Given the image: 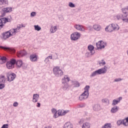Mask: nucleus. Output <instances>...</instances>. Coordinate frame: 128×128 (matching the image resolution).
Segmentation results:
<instances>
[{"instance_id":"a878e982","label":"nucleus","mask_w":128,"mask_h":128,"mask_svg":"<svg viewBox=\"0 0 128 128\" xmlns=\"http://www.w3.org/2000/svg\"><path fill=\"white\" fill-rule=\"evenodd\" d=\"M58 30V28H56V26H52L50 28V32L54 34V32H56Z\"/></svg>"},{"instance_id":"f8f14e48","label":"nucleus","mask_w":128,"mask_h":128,"mask_svg":"<svg viewBox=\"0 0 128 128\" xmlns=\"http://www.w3.org/2000/svg\"><path fill=\"white\" fill-rule=\"evenodd\" d=\"M74 28L77 30H80L82 32L83 30H84V26L80 24H75L74 26Z\"/></svg>"},{"instance_id":"b1692460","label":"nucleus","mask_w":128,"mask_h":128,"mask_svg":"<svg viewBox=\"0 0 128 128\" xmlns=\"http://www.w3.org/2000/svg\"><path fill=\"white\" fill-rule=\"evenodd\" d=\"M6 62V58L4 56L1 57L0 56V64H4Z\"/></svg>"},{"instance_id":"f3484780","label":"nucleus","mask_w":128,"mask_h":128,"mask_svg":"<svg viewBox=\"0 0 128 128\" xmlns=\"http://www.w3.org/2000/svg\"><path fill=\"white\" fill-rule=\"evenodd\" d=\"M2 12L6 14V12H10L12 10V7H8L6 8H4L2 10Z\"/></svg>"},{"instance_id":"c9c22d12","label":"nucleus","mask_w":128,"mask_h":128,"mask_svg":"<svg viewBox=\"0 0 128 128\" xmlns=\"http://www.w3.org/2000/svg\"><path fill=\"white\" fill-rule=\"evenodd\" d=\"M96 74H98V70L93 72L91 74L90 76H96Z\"/></svg>"},{"instance_id":"72a5a7b5","label":"nucleus","mask_w":128,"mask_h":128,"mask_svg":"<svg viewBox=\"0 0 128 128\" xmlns=\"http://www.w3.org/2000/svg\"><path fill=\"white\" fill-rule=\"evenodd\" d=\"M58 116H64V110H59L57 112Z\"/></svg>"},{"instance_id":"a19ab883","label":"nucleus","mask_w":128,"mask_h":128,"mask_svg":"<svg viewBox=\"0 0 128 128\" xmlns=\"http://www.w3.org/2000/svg\"><path fill=\"white\" fill-rule=\"evenodd\" d=\"M58 116H60V115H58V112H56V113H54V118H58Z\"/></svg>"},{"instance_id":"423d86ee","label":"nucleus","mask_w":128,"mask_h":128,"mask_svg":"<svg viewBox=\"0 0 128 128\" xmlns=\"http://www.w3.org/2000/svg\"><path fill=\"white\" fill-rule=\"evenodd\" d=\"M16 64V60L13 59L7 62L6 66L8 70H11L14 68V64Z\"/></svg>"},{"instance_id":"6e6d98bb","label":"nucleus","mask_w":128,"mask_h":128,"mask_svg":"<svg viewBox=\"0 0 128 128\" xmlns=\"http://www.w3.org/2000/svg\"><path fill=\"white\" fill-rule=\"evenodd\" d=\"M44 128H52V126H47L44 127Z\"/></svg>"},{"instance_id":"6ab92c4d","label":"nucleus","mask_w":128,"mask_h":128,"mask_svg":"<svg viewBox=\"0 0 128 128\" xmlns=\"http://www.w3.org/2000/svg\"><path fill=\"white\" fill-rule=\"evenodd\" d=\"M93 28H94V30H95L98 31V30H102V26H100V25L98 24H95L93 26Z\"/></svg>"},{"instance_id":"0eeeda50","label":"nucleus","mask_w":128,"mask_h":128,"mask_svg":"<svg viewBox=\"0 0 128 128\" xmlns=\"http://www.w3.org/2000/svg\"><path fill=\"white\" fill-rule=\"evenodd\" d=\"M72 40H76L80 38V34L78 32H75L70 36Z\"/></svg>"},{"instance_id":"9d476101","label":"nucleus","mask_w":128,"mask_h":128,"mask_svg":"<svg viewBox=\"0 0 128 128\" xmlns=\"http://www.w3.org/2000/svg\"><path fill=\"white\" fill-rule=\"evenodd\" d=\"M108 70V67L104 66V68L97 70L98 74H106Z\"/></svg>"},{"instance_id":"ea45409f","label":"nucleus","mask_w":128,"mask_h":128,"mask_svg":"<svg viewBox=\"0 0 128 128\" xmlns=\"http://www.w3.org/2000/svg\"><path fill=\"white\" fill-rule=\"evenodd\" d=\"M104 64H106V62L104 60H102V62H100V66H104Z\"/></svg>"},{"instance_id":"4c0bfd02","label":"nucleus","mask_w":128,"mask_h":128,"mask_svg":"<svg viewBox=\"0 0 128 128\" xmlns=\"http://www.w3.org/2000/svg\"><path fill=\"white\" fill-rule=\"evenodd\" d=\"M102 102H104V104H108V102H110L108 101V99L102 100Z\"/></svg>"},{"instance_id":"5fc2aeb1","label":"nucleus","mask_w":128,"mask_h":128,"mask_svg":"<svg viewBox=\"0 0 128 128\" xmlns=\"http://www.w3.org/2000/svg\"><path fill=\"white\" fill-rule=\"evenodd\" d=\"M121 100H122V97H119L118 98V100H119L120 102Z\"/></svg>"},{"instance_id":"a211bd4d","label":"nucleus","mask_w":128,"mask_h":128,"mask_svg":"<svg viewBox=\"0 0 128 128\" xmlns=\"http://www.w3.org/2000/svg\"><path fill=\"white\" fill-rule=\"evenodd\" d=\"M111 25L112 26L113 30H120V26H118V24H112Z\"/></svg>"},{"instance_id":"20e7f679","label":"nucleus","mask_w":128,"mask_h":128,"mask_svg":"<svg viewBox=\"0 0 128 128\" xmlns=\"http://www.w3.org/2000/svg\"><path fill=\"white\" fill-rule=\"evenodd\" d=\"M53 72L57 76H62L64 74V72L58 66H55L53 68Z\"/></svg>"},{"instance_id":"09e8293b","label":"nucleus","mask_w":128,"mask_h":128,"mask_svg":"<svg viewBox=\"0 0 128 128\" xmlns=\"http://www.w3.org/2000/svg\"><path fill=\"white\" fill-rule=\"evenodd\" d=\"M36 12H32L30 14L31 16H36Z\"/></svg>"},{"instance_id":"e433bc0d","label":"nucleus","mask_w":128,"mask_h":128,"mask_svg":"<svg viewBox=\"0 0 128 128\" xmlns=\"http://www.w3.org/2000/svg\"><path fill=\"white\" fill-rule=\"evenodd\" d=\"M68 6H70V8H75L76 6H74V4H72V2H70L68 4Z\"/></svg>"},{"instance_id":"c03bdc74","label":"nucleus","mask_w":128,"mask_h":128,"mask_svg":"<svg viewBox=\"0 0 128 128\" xmlns=\"http://www.w3.org/2000/svg\"><path fill=\"white\" fill-rule=\"evenodd\" d=\"M98 108H100V105H95L94 107V110H98Z\"/></svg>"},{"instance_id":"2eb2a0df","label":"nucleus","mask_w":128,"mask_h":128,"mask_svg":"<svg viewBox=\"0 0 128 128\" xmlns=\"http://www.w3.org/2000/svg\"><path fill=\"white\" fill-rule=\"evenodd\" d=\"M30 60L31 62H36L38 60V56L36 54H32L30 56Z\"/></svg>"},{"instance_id":"603ef678","label":"nucleus","mask_w":128,"mask_h":128,"mask_svg":"<svg viewBox=\"0 0 128 128\" xmlns=\"http://www.w3.org/2000/svg\"><path fill=\"white\" fill-rule=\"evenodd\" d=\"M47 58H50V60H52V56H48L47 57Z\"/></svg>"},{"instance_id":"393cba45","label":"nucleus","mask_w":128,"mask_h":128,"mask_svg":"<svg viewBox=\"0 0 128 128\" xmlns=\"http://www.w3.org/2000/svg\"><path fill=\"white\" fill-rule=\"evenodd\" d=\"M82 128H90V124L88 122L83 124Z\"/></svg>"},{"instance_id":"39448f33","label":"nucleus","mask_w":128,"mask_h":128,"mask_svg":"<svg viewBox=\"0 0 128 128\" xmlns=\"http://www.w3.org/2000/svg\"><path fill=\"white\" fill-rule=\"evenodd\" d=\"M10 22V19L6 18H2L0 19V30H2L4 26V24H6V22Z\"/></svg>"},{"instance_id":"8fccbe9b","label":"nucleus","mask_w":128,"mask_h":128,"mask_svg":"<svg viewBox=\"0 0 128 128\" xmlns=\"http://www.w3.org/2000/svg\"><path fill=\"white\" fill-rule=\"evenodd\" d=\"M120 80H122V78H117L114 80V82H120Z\"/></svg>"},{"instance_id":"7ed1b4c3","label":"nucleus","mask_w":128,"mask_h":128,"mask_svg":"<svg viewBox=\"0 0 128 128\" xmlns=\"http://www.w3.org/2000/svg\"><path fill=\"white\" fill-rule=\"evenodd\" d=\"M16 32H18L17 30L14 29H11L9 31L4 33L3 34V36L4 38L6 40V38H10V36H14Z\"/></svg>"},{"instance_id":"6e6552de","label":"nucleus","mask_w":128,"mask_h":128,"mask_svg":"<svg viewBox=\"0 0 128 128\" xmlns=\"http://www.w3.org/2000/svg\"><path fill=\"white\" fill-rule=\"evenodd\" d=\"M96 48L98 50H102V48H104L106 46V44L103 41H99L96 44Z\"/></svg>"},{"instance_id":"473e14b6","label":"nucleus","mask_w":128,"mask_h":128,"mask_svg":"<svg viewBox=\"0 0 128 128\" xmlns=\"http://www.w3.org/2000/svg\"><path fill=\"white\" fill-rule=\"evenodd\" d=\"M34 28L35 30H38V32H39V30H42V28L40 26H38V25L34 26Z\"/></svg>"},{"instance_id":"3c124183","label":"nucleus","mask_w":128,"mask_h":128,"mask_svg":"<svg viewBox=\"0 0 128 128\" xmlns=\"http://www.w3.org/2000/svg\"><path fill=\"white\" fill-rule=\"evenodd\" d=\"M36 106L37 108H40V102H38Z\"/></svg>"},{"instance_id":"49530a36","label":"nucleus","mask_w":128,"mask_h":128,"mask_svg":"<svg viewBox=\"0 0 128 128\" xmlns=\"http://www.w3.org/2000/svg\"><path fill=\"white\" fill-rule=\"evenodd\" d=\"M52 114H56V112H56V110L54 108H52Z\"/></svg>"},{"instance_id":"dca6fc26","label":"nucleus","mask_w":128,"mask_h":128,"mask_svg":"<svg viewBox=\"0 0 128 128\" xmlns=\"http://www.w3.org/2000/svg\"><path fill=\"white\" fill-rule=\"evenodd\" d=\"M70 82V78L67 76H64V78L62 80V84H67Z\"/></svg>"},{"instance_id":"a18cd8bd","label":"nucleus","mask_w":128,"mask_h":128,"mask_svg":"<svg viewBox=\"0 0 128 128\" xmlns=\"http://www.w3.org/2000/svg\"><path fill=\"white\" fill-rule=\"evenodd\" d=\"M18 106V102H14L13 104V106Z\"/></svg>"},{"instance_id":"58836bf2","label":"nucleus","mask_w":128,"mask_h":128,"mask_svg":"<svg viewBox=\"0 0 128 128\" xmlns=\"http://www.w3.org/2000/svg\"><path fill=\"white\" fill-rule=\"evenodd\" d=\"M68 88V83H65V84L63 87V88H64V90H66V88Z\"/></svg>"},{"instance_id":"79ce46f5","label":"nucleus","mask_w":128,"mask_h":128,"mask_svg":"<svg viewBox=\"0 0 128 128\" xmlns=\"http://www.w3.org/2000/svg\"><path fill=\"white\" fill-rule=\"evenodd\" d=\"M5 86L6 85L4 84H0V90H2Z\"/></svg>"},{"instance_id":"9b49d317","label":"nucleus","mask_w":128,"mask_h":128,"mask_svg":"<svg viewBox=\"0 0 128 128\" xmlns=\"http://www.w3.org/2000/svg\"><path fill=\"white\" fill-rule=\"evenodd\" d=\"M8 82H12L16 78V74H8Z\"/></svg>"},{"instance_id":"c85d7f7f","label":"nucleus","mask_w":128,"mask_h":128,"mask_svg":"<svg viewBox=\"0 0 128 128\" xmlns=\"http://www.w3.org/2000/svg\"><path fill=\"white\" fill-rule=\"evenodd\" d=\"M64 128H72V124L70 122H67L64 125Z\"/></svg>"},{"instance_id":"aec40b11","label":"nucleus","mask_w":128,"mask_h":128,"mask_svg":"<svg viewBox=\"0 0 128 128\" xmlns=\"http://www.w3.org/2000/svg\"><path fill=\"white\" fill-rule=\"evenodd\" d=\"M94 47L92 45H89L88 46V50H90L92 54H94Z\"/></svg>"},{"instance_id":"4468645a","label":"nucleus","mask_w":128,"mask_h":128,"mask_svg":"<svg viewBox=\"0 0 128 128\" xmlns=\"http://www.w3.org/2000/svg\"><path fill=\"white\" fill-rule=\"evenodd\" d=\"M40 98V95L38 94H34L32 102H37L38 100V98Z\"/></svg>"},{"instance_id":"37998d69","label":"nucleus","mask_w":128,"mask_h":128,"mask_svg":"<svg viewBox=\"0 0 128 128\" xmlns=\"http://www.w3.org/2000/svg\"><path fill=\"white\" fill-rule=\"evenodd\" d=\"M1 128H8V124H4L2 126V127Z\"/></svg>"},{"instance_id":"5701e85b","label":"nucleus","mask_w":128,"mask_h":128,"mask_svg":"<svg viewBox=\"0 0 128 128\" xmlns=\"http://www.w3.org/2000/svg\"><path fill=\"white\" fill-rule=\"evenodd\" d=\"M26 52L23 50L20 51L18 52V56L20 58V56H26Z\"/></svg>"},{"instance_id":"c756f323","label":"nucleus","mask_w":128,"mask_h":128,"mask_svg":"<svg viewBox=\"0 0 128 128\" xmlns=\"http://www.w3.org/2000/svg\"><path fill=\"white\" fill-rule=\"evenodd\" d=\"M6 82V77L4 76H0V84Z\"/></svg>"},{"instance_id":"864d4df0","label":"nucleus","mask_w":128,"mask_h":128,"mask_svg":"<svg viewBox=\"0 0 128 128\" xmlns=\"http://www.w3.org/2000/svg\"><path fill=\"white\" fill-rule=\"evenodd\" d=\"M76 86H77V87L80 86V83L76 82Z\"/></svg>"},{"instance_id":"1a4fd4ad","label":"nucleus","mask_w":128,"mask_h":128,"mask_svg":"<svg viewBox=\"0 0 128 128\" xmlns=\"http://www.w3.org/2000/svg\"><path fill=\"white\" fill-rule=\"evenodd\" d=\"M124 124L125 126H128V117L126 118L125 119L122 120H118L117 121V124L118 126H120V124Z\"/></svg>"},{"instance_id":"bb28decb","label":"nucleus","mask_w":128,"mask_h":128,"mask_svg":"<svg viewBox=\"0 0 128 128\" xmlns=\"http://www.w3.org/2000/svg\"><path fill=\"white\" fill-rule=\"evenodd\" d=\"M8 4V0H0V6Z\"/></svg>"},{"instance_id":"f03ea898","label":"nucleus","mask_w":128,"mask_h":128,"mask_svg":"<svg viewBox=\"0 0 128 128\" xmlns=\"http://www.w3.org/2000/svg\"><path fill=\"white\" fill-rule=\"evenodd\" d=\"M88 88L90 86H86L84 88V92L79 96L80 100H86L88 98Z\"/></svg>"},{"instance_id":"4be33fe9","label":"nucleus","mask_w":128,"mask_h":128,"mask_svg":"<svg viewBox=\"0 0 128 128\" xmlns=\"http://www.w3.org/2000/svg\"><path fill=\"white\" fill-rule=\"evenodd\" d=\"M16 66L18 68H21L22 66L23 63L22 60H18L16 62Z\"/></svg>"},{"instance_id":"f257e3e1","label":"nucleus","mask_w":128,"mask_h":128,"mask_svg":"<svg viewBox=\"0 0 128 128\" xmlns=\"http://www.w3.org/2000/svg\"><path fill=\"white\" fill-rule=\"evenodd\" d=\"M122 10L123 14H118L116 16V18L118 20H120L122 18V22L128 23V7L122 8Z\"/></svg>"},{"instance_id":"f704fd0d","label":"nucleus","mask_w":128,"mask_h":128,"mask_svg":"<svg viewBox=\"0 0 128 128\" xmlns=\"http://www.w3.org/2000/svg\"><path fill=\"white\" fill-rule=\"evenodd\" d=\"M120 102V100H114L112 102V106H116V104H118Z\"/></svg>"},{"instance_id":"7c9ffc66","label":"nucleus","mask_w":128,"mask_h":128,"mask_svg":"<svg viewBox=\"0 0 128 128\" xmlns=\"http://www.w3.org/2000/svg\"><path fill=\"white\" fill-rule=\"evenodd\" d=\"M24 28V24H20L18 26L17 28L16 29H14L17 31V32H18L20 29L21 28Z\"/></svg>"},{"instance_id":"ddd939ff","label":"nucleus","mask_w":128,"mask_h":128,"mask_svg":"<svg viewBox=\"0 0 128 128\" xmlns=\"http://www.w3.org/2000/svg\"><path fill=\"white\" fill-rule=\"evenodd\" d=\"M0 48H3L4 50H8L9 52H15L16 50H14V48H6V47H4L2 46H0Z\"/></svg>"},{"instance_id":"cd10ccee","label":"nucleus","mask_w":128,"mask_h":128,"mask_svg":"<svg viewBox=\"0 0 128 128\" xmlns=\"http://www.w3.org/2000/svg\"><path fill=\"white\" fill-rule=\"evenodd\" d=\"M118 110V106H114L111 110V112L112 114H114V112H116Z\"/></svg>"},{"instance_id":"de8ad7c7","label":"nucleus","mask_w":128,"mask_h":128,"mask_svg":"<svg viewBox=\"0 0 128 128\" xmlns=\"http://www.w3.org/2000/svg\"><path fill=\"white\" fill-rule=\"evenodd\" d=\"M68 112H70L68 110H64V114H63V116H64V114H68Z\"/></svg>"},{"instance_id":"412c9836","label":"nucleus","mask_w":128,"mask_h":128,"mask_svg":"<svg viewBox=\"0 0 128 128\" xmlns=\"http://www.w3.org/2000/svg\"><path fill=\"white\" fill-rule=\"evenodd\" d=\"M105 30L106 32H113L114 30L112 29V25H109L108 26L105 28Z\"/></svg>"},{"instance_id":"2f4dec72","label":"nucleus","mask_w":128,"mask_h":128,"mask_svg":"<svg viewBox=\"0 0 128 128\" xmlns=\"http://www.w3.org/2000/svg\"><path fill=\"white\" fill-rule=\"evenodd\" d=\"M112 128V124H106L102 127V128Z\"/></svg>"}]
</instances>
